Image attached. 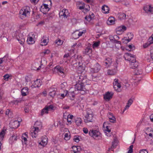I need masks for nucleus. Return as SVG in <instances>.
Returning <instances> with one entry per match:
<instances>
[{
	"mask_svg": "<svg viewBox=\"0 0 153 153\" xmlns=\"http://www.w3.org/2000/svg\"><path fill=\"white\" fill-rule=\"evenodd\" d=\"M83 132L85 134H87L88 132V129L85 128H84L83 129Z\"/></svg>",
	"mask_w": 153,
	"mask_h": 153,
	"instance_id": "nucleus-53",
	"label": "nucleus"
},
{
	"mask_svg": "<svg viewBox=\"0 0 153 153\" xmlns=\"http://www.w3.org/2000/svg\"><path fill=\"white\" fill-rule=\"evenodd\" d=\"M11 114V112L10 111V110L9 109H7L5 111V114L6 115L9 116V114Z\"/></svg>",
	"mask_w": 153,
	"mask_h": 153,
	"instance_id": "nucleus-49",
	"label": "nucleus"
},
{
	"mask_svg": "<svg viewBox=\"0 0 153 153\" xmlns=\"http://www.w3.org/2000/svg\"><path fill=\"white\" fill-rule=\"evenodd\" d=\"M102 12L105 13H108L109 11L108 7L106 5H104L102 6Z\"/></svg>",
	"mask_w": 153,
	"mask_h": 153,
	"instance_id": "nucleus-28",
	"label": "nucleus"
},
{
	"mask_svg": "<svg viewBox=\"0 0 153 153\" xmlns=\"http://www.w3.org/2000/svg\"><path fill=\"white\" fill-rule=\"evenodd\" d=\"M113 94L111 93H110L109 92H107L104 95V98L105 100H109L112 97Z\"/></svg>",
	"mask_w": 153,
	"mask_h": 153,
	"instance_id": "nucleus-21",
	"label": "nucleus"
},
{
	"mask_svg": "<svg viewBox=\"0 0 153 153\" xmlns=\"http://www.w3.org/2000/svg\"><path fill=\"white\" fill-rule=\"evenodd\" d=\"M75 123L76 125L78 126H80L82 123V119L80 118H77L75 120Z\"/></svg>",
	"mask_w": 153,
	"mask_h": 153,
	"instance_id": "nucleus-30",
	"label": "nucleus"
},
{
	"mask_svg": "<svg viewBox=\"0 0 153 153\" xmlns=\"http://www.w3.org/2000/svg\"><path fill=\"white\" fill-rule=\"evenodd\" d=\"M11 138L12 140L14 139L15 140H16L17 139V137L15 135L12 136Z\"/></svg>",
	"mask_w": 153,
	"mask_h": 153,
	"instance_id": "nucleus-58",
	"label": "nucleus"
},
{
	"mask_svg": "<svg viewBox=\"0 0 153 153\" xmlns=\"http://www.w3.org/2000/svg\"><path fill=\"white\" fill-rule=\"evenodd\" d=\"M118 141L117 138H114V141L112 142V146L110 148H109V150H111L112 151L113 150V149L114 148L116 147V146L117 145Z\"/></svg>",
	"mask_w": 153,
	"mask_h": 153,
	"instance_id": "nucleus-19",
	"label": "nucleus"
},
{
	"mask_svg": "<svg viewBox=\"0 0 153 153\" xmlns=\"http://www.w3.org/2000/svg\"><path fill=\"white\" fill-rule=\"evenodd\" d=\"M50 51L48 50H45V51L44 52V53L45 54H48L50 53Z\"/></svg>",
	"mask_w": 153,
	"mask_h": 153,
	"instance_id": "nucleus-56",
	"label": "nucleus"
},
{
	"mask_svg": "<svg viewBox=\"0 0 153 153\" xmlns=\"http://www.w3.org/2000/svg\"><path fill=\"white\" fill-rule=\"evenodd\" d=\"M89 135L95 139L100 135V133L99 131L96 130H90L89 132Z\"/></svg>",
	"mask_w": 153,
	"mask_h": 153,
	"instance_id": "nucleus-7",
	"label": "nucleus"
},
{
	"mask_svg": "<svg viewBox=\"0 0 153 153\" xmlns=\"http://www.w3.org/2000/svg\"><path fill=\"white\" fill-rule=\"evenodd\" d=\"M46 37H45V36H43V38L42 39L41 41V42H42L44 43V45H47V43L48 42H47V40L46 39H45V38H46ZM41 45L42 46L43 45L41 44Z\"/></svg>",
	"mask_w": 153,
	"mask_h": 153,
	"instance_id": "nucleus-40",
	"label": "nucleus"
},
{
	"mask_svg": "<svg viewBox=\"0 0 153 153\" xmlns=\"http://www.w3.org/2000/svg\"><path fill=\"white\" fill-rule=\"evenodd\" d=\"M133 102V101L131 99H129L128 100V102L127 103V105H126V106L125 107V109H126L127 108H128L132 104Z\"/></svg>",
	"mask_w": 153,
	"mask_h": 153,
	"instance_id": "nucleus-39",
	"label": "nucleus"
},
{
	"mask_svg": "<svg viewBox=\"0 0 153 153\" xmlns=\"http://www.w3.org/2000/svg\"><path fill=\"white\" fill-rule=\"evenodd\" d=\"M28 88L27 87L23 88L22 90L21 93L23 96H26L28 94Z\"/></svg>",
	"mask_w": 153,
	"mask_h": 153,
	"instance_id": "nucleus-23",
	"label": "nucleus"
},
{
	"mask_svg": "<svg viewBox=\"0 0 153 153\" xmlns=\"http://www.w3.org/2000/svg\"><path fill=\"white\" fill-rule=\"evenodd\" d=\"M48 5L47 4H44L43 6L41 7L40 10L44 14H46L49 10V8L48 7Z\"/></svg>",
	"mask_w": 153,
	"mask_h": 153,
	"instance_id": "nucleus-10",
	"label": "nucleus"
},
{
	"mask_svg": "<svg viewBox=\"0 0 153 153\" xmlns=\"http://www.w3.org/2000/svg\"><path fill=\"white\" fill-rule=\"evenodd\" d=\"M73 117V116L72 115H69L68 116L67 118H68V119H69L70 118L71 120L72 119Z\"/></svg>",
	"mask_w": 153,
	"mask_h": 153,
	"instance_id": "nucleus-62",
	"label": "nucleus"
},
{
	"mask_svg": "<svg viewBox=\"0 0 153 153\" xmlns=\"http://www.w3.org/2000/svg\"><path fill=\"white\" fill-rule=\"evenodd\" d=\"M94 17V14L93 13H92L91 14H89L88 16H86L85 17V19L88 22H90L91 20L93 19Z\"/></svg>",
	"mask_w": 153,
	"mask_h": 153,
	"instance_id": "nucleus-24",
	"label": "nucleus"
},
{
	"mask_svg": "<svg viewBox=\"0 0 153 153\" xmlns=\"http://www.w3.org/2000/svg\"><path fill=\"white\" fill-rule=\"evenodd\" d=\"M112 62V59L110 58H108L106 59L105 63V65L107 67H108Z\"/></svg>",
	"mask_w": 153,
	"mask_h": 153,
	"instance_id": "nucleus-31",
	"label": "nucleus"
},
{
	"mask_svg": "<svg viewBox=\"0 0 153 153\" xmlns=\"http://www.w3.org/2000/svg\"><path fill=\"white\" fill-rule=\"evenodd\" d=\"M41 85V80L40 79H37L34 82V83L33 85L34 87H38L40 86Z\"/></svg>",
	"mask_w": 153,
	"mask_h": 153,
	"instance_id": "nucleus-26",
	"label": "nucleus"
},
{
	"mask_svg": "<svg viewBox=\"0 0 153 153\" xmlns=\"http://www.w3.org/2000/svg\"><path fill=\"white\" fill-rule=\"evenodd\" d=\"M109 114L111 116V117H109L110 121L112 123H116V119L114 116H113L112 114L110 113Z\"/></svg>",
	"mask_w": 153,
	"mask_h": 153,
	"instance_id": "nucleus-32",
	"label": "nucleus"
},
{
	"mask_svg": "<svg viewBox=\"0 0 153 153\" xmlns=\"http://www.w3.org/2000/svg\"><path fill=\"white\" fill-rule=\"evenodd\" d=\"M139 153H148V152L146 149H143L140 150Z\"/></svg>",
	"mask_w": 153,
	"mask_h": 153,
	"instance_id": "nucleus-51",
	"label": "nucleus"
},
{
	"mask_svg": "<svg viewBox=\"0 0 153 153\" xmlns=\"http://www.w3.org/2000/svg\"><path fill=\"white\" fill-rule=\"evenodd\" d=\"M126 14L124 13H120L119 14L118 16L120 19H126Z\"/></svg>",
	"mask_w": 153,
	"mask_h": 153,
	"instance_id": "nucleus-37",
	"label": "nucleus"
},
{
	"mask_svg": "<svg viewBox=\"0 0 153 153\" xmlns=\"http://www.w3.org/2000/svg\"><path fill=\"white\" fill-rule=\"evenodd\" d=\"M54 68L56 70L59 75L62 76H64V69L62 67L60 66L59 65L56 66Z\"/></svg>",
	"mask_w": 153,
	"mask_h": 153,
	"instance_id": "nucleus-8",
	"label": "nucleus"
},
{
	"mask_svg": "<svg viewBox=\"0 0 153 153\" xmlns=\"http://www.w3.org/2000/svg\"><path fill=\"white\" fill-rule=\"evenodd\" d=\"M5 134V130L4 129L2 130L0 132V141L3 140Z\"/></svg>",
	"mask_w": 153,
	"mask_h": 153,
	"instance_id": "nucleus-38",
	"label": "nucleus"
},
{
	"mask_svg": "<svg viewBox=\"0 0 153 153\" xmlns=\"http://www.w3.org/2000/svg\"><path fill=\"white\" fill-rule=\"evenodd\" d=\"M100 42H95L94 43L93 45L94 46L97 47L99 45Z\"/></svg>",
	"mask_w": 153,
	"mask_h": 153,
	"instance_id": "nucleus-54",
	"label": "nucleus"
},
{
	"mask_svg": "<svg viewBox=\"0 0 153 153\" xmlns=\"http://www.w3.org/2000/svg\"><path fill=\"white\" fill-rule=\"evenodd\" d=\"M55 43L58 45H61L63 43L62 41L60 39H59L58 40L55 41Z\"/></svg>",
	"mask_w": 153,
	"mask_h": 153,
	"instance_id": "nucleus-44",
	"label": "nucleus"
},
{
	"mask_svg": "<svg viewBox=\"0 0 153 153\" xmlns=\"http://www.w3.org/2000/svg\"><path fill=\"white\" fill-rule=\"evenodd\" d=\"M56 88H54V89L53 90H52L51 89H50V91L49 93V95L51 97H53L56 94Z\"/></svg>",
	"mask_w": 153,
	"mask_h": 153,
	"instance_id": "nucleus-33",
	"label": "nucleus"
},
{
	"mask_svg": "<svg viewBox=\"0 0 153 153\" xmlns=\"http://www.w3.org/2000/svg\"><path fill=\"white\" fill-rule=\"evenodd\" d=\"M72 148L74 152L80 151L81 150L80 147L79 146H74Z\"/></svg>",
	"mask_w": 153,
	"mask_h": 153,
	"instance_id": "nucleus-35",
	"label": "nucleus"
},
{
	"mask_svg": "<svg viewBox=\"0 0 153 153\" xmlns=\"http://www.w3.org/2000/svg\"><path fill=\"white\" fill-rule=\"evenodd\" d=\"M30 13V8L28 6H26L20 10L19 13L20 15L26 17L29 15Z\"/></svg>",
	"mask_w": 153,
	"mask_h": 153,
	"instance_id": "nucleus-6",
	"label": "nucleus"
},
{
	"mask_svg": "<svg viewBox=\"0 0 153 153\" xmlns=\"http://www.w3.org/2000/svg\"><path fill=\"white\" fill-rule=\"evenodd\" d=\"M150 118L151 121L153 122V114H151L150 116Z\"/></svg>",
	"mask_w": 153,
	"mask_h": 153,
	"instance_id": "nucleus-63",
	"label": "nucleus"
},
{
	"mask_svg": "<svg viewBox=\"0 0 153 153\" xmlns=\"http://www.w3.org/2000/svg\"><path fill=\"white\" fill-rule=\"evenodd\" d=\"M93 114L91 110L90 109L87 110L86 114L85 116L84 122L86 123L92 122L93 120Z\"/></svg>",
	"mask_w": 153,
	"mask_h": 153,
	"instance_id": "nucleus-3",
	"label": "nucleus"
},
{
	"mask_svg": "<svg viewBox=\"0 0 153 153\" xmlns=\"http://www.w3.org/2000/svg\"><path fill=\"white\" fill-rule=\"evenodd\" d=\"M143 10L147 13L153 14V7H152L151 5H149L144 7Z\"/></svg>",
	"mask_w": 153,
	"mask_h": 153,
	"instance_id": "nucleus-9",
	"label": "nucleus"
},
{
	"mask_svg": "<svg viewBox=\"0 0 153 153\" xmlns=\"http://www.w3.org/2000/svg\"><path fill=\"white\" fill-rule=\"evenodd\" d=\"M33 40V38L32 37H28V39H27V43L29 44H31L30 42H32Z\"/></svg>",
	"mask_w": 153,
	"mask_h": 153,
	"instance_id": "nucleus-43",
	"label": "nucleus"
},
{
	"mask_svg": "<svg viewBox=\"0 0 153 153\" xmlns=\"http://www.w3.org/2000/svg\"><path fill=\"white\" fill-rule=\"evenodd\" d=\"M6 58V56H4V57L3 58H0V64H1L3 63V62L4 61V59Z\"/></svg>",
	"mask_w": 153,
	"mask_h": 153,
	"instance_id": "nucleus-55",
	"label": "nucleus"
},
{
	"mask_svg": "<svg viewBox=\"0 0 153 153\" xmlns=\"http://www.w3.org/2000/svg\"><path fill=\"white\" fill-rule=\"evenodd\" d=\"M10 125L12 128H16L19 126V122L17 120H15L11 123Z\"/></svg>",
	"mask_w": 153,
	"mask_h": 153,
	"instance_id": "nucleus-20",
	"label": "nucleus"
},
{
	"mask_svg": "<svg viewBox=\"0 0 153 153\" xmlns=\"http://www.w3.org/2000/svg\"><path fill=\"white\" fill-rule=\"evenodd\" d=\"M91 72L92 73L98 72L100 68V65L95 61L92 62L90 65Z\"/></svg>",
	"mask_w": 153,
	"mask_h": 153,
	"instance_id": "nucleus-4",
	"label": "nucleus"
},
{
	"mask_svg": "<svg viewBox=\"0 0 153 153\" xmlns=\"http://www.w3.org/2000/svg\"><path fill=\"white\" fill-rule=\"evenodd\" d=\"M59 15L60 16H63L64 18H67L69 15L68 10L65 9H63L60 12Z\"/></svg>",
	"mask_w": 153,
	"mask_h": 153,
	"instance_id": "nucleus-12",
	"label": "nucleus"
},
{
	"mask_svg": "<svg viewBox=\"0 0 153 153\" xmlns=\"http://www.w3.org/2000/svg\"><path fill=\"white\" fill-rule=\"evenodd\" d=\"M85 31L83 30L82 32H78L76 31L73 33V35L74 37H75L74 39L78 38L79 36H81L82 34L85 33Z\"/></svg>",
	"mask_w": 153,
	"mask_h": 153,
	"instance_id": "nucleus-16",
	"label": "nucleus"
},
{
	"mask_svg": "<svg viewBox=\"0 0 153 153\" xmlns=\"http://www.w3.org/2000/svg\"><path fill=\"white\" fill-rule=\"evenodd\" d=\"M152 43L151 42H147L143 45V47L144 48H146L148 46H149Z\"/></svg>",
	"mask_w": 153,
	"mask_h": 153,
	"instance_id": "nucleus-46",
	"label": "nucleus"
},
{
	"mask_svg": "<svg viewBox=\"0 0 153 153\" xmlns=\"http://www.w3.org/2000/svg\"><path fill=\"white\" fill-rule=\"evenodd\" d=\"M143 72V70L142 69H138L137 70H136L135 74L137 76L139 75L142 74ZM136 77L137 78V79H135L137 81L136 82L139 81L140 80V79H139V76H137Z\"/></svg>",
	"mask_w": 153,
	"mask_h": 153,
	"instance_id": "nucleus-18",
	"label": "nucleus"
},
{
	"mask_svg": "<svg viewBox=\"0 0 153 153\" xmlns=\"http://www.w3.org/2000/svg\"><path fill=\"white\" fill-rule=\"evenodd\" d=\"M53 63L52 62H51L50 63L49 65H48L47 68H51V67L53 65Z\"/></svg>",
	"mask_w": 153,
	"mask_h": 153,
	"instance_id": "nucleus-61",
	"label": "nucleus"
},
{
	"mask_svg": "<svg viewBox=\"0 0 153 153\" xmlns=\"http://www.w3.org/2000/svg\"><path fill=\"white\" fill-rule=\"evenodd\" d=\"M92 52L91 49L89 47H87L84 50V53L86 54H89Z\"/></svg>",
	"mask_w": 153,
	"mask_h": 153,
	"instance_id": "nucleus-34",
	"label": "nucleus"
},
{
	"mask_svg": "<svg viewBox=\"0 0 153 153\" xmlns=\"http://www.w3.org/2000/svg\"><path fill=\"white\" fill-rule=\"evenodd\" d=\"M77 7L80 10L83 9L85 7V5L82 2H78L77 3Z\"/></svg>",
	"mask_w": 153,
	"mask_h": 153,
	"instance_id": "nucleus-27",
	"label": "nucleus"
},
{
	"mask_svg": "<svg viewBox=\"0 0 153 153\" xmlns=\"http://www.w3.org/2000/svg\"><path fill=\"white\" fill-rule=\"evenodd\" d=\"M109 39L112 42H115L117 40H118L119 39V37L117 35H114V36L112 35H109Z\"/></svg>",
	"mask_w": 153,
	"mask_h": 153,
	"instance_id": "nucleus-17",
	"label": "nucleus"
},
{
	"mask_svg": "<svg viewBox=\"0 0 153 153\" xmlns=\"http://www.w3.org/2000/svg\"><path fill=\"white\" fill-rule=\"evenodd\" d=\"M48 108V111L49 110H53L54 108V107L52 105H49V106H46Z\"/></svg>",
	"mask_w": 153,
	"mask_h": 153,
	"instance_id": "nucleus-48",
	"label": "nucleus"
},
{
	"mask_svg": "<svg viewBox=\"0 0 153 153\" xmlns=\"http://www.w3.org/2000/svg\"><path fill=\"white\" fill-rule=\"evenodd\" d=\"M114 88L116 90H118L119 88L121 87V85L120 83L118 82L117 79H115L114 80V82L113 83Z\"/></svg>",
	"mask_w": 153,
	"mask_h": 153,
	"instance_id": "nucleus-14",
	"label": "nucleus"
},
{
	"mask_svg": "<svg viewBox=\"0 0 153 153\" xmlns=\"http://www.w3.org/2000/svg\"><path fill=\"white\" fill-rule=\"evenodd\" d=\"M126 27L124 26H122L117 28L116 29V32L117 34H121L123 32L126 30Z\"/></svg>",
	"mask_w": 153,
	"mask_h": 153,
	"instance_id": "nucleus-11",
	"label": "nucleus"
},
{
	"mask_svg": "<svg viewBox=\"0 0 153 153\" xmlns=\"http://www.w3.org/2000/svg\"><path fill=\"white\" fill-rule=\"evenodd\" d=\"M117 63L114 64V66L115 68L114 69L108 70L107 73L108 75H113L116 73L117 70Z\"/></svg>",
	"mask_w": 153,
	"mask_h": 153,
	"instance_id": "nucleus-13",
	"label": "nucleus"
},
{
	"mask_svg": "<svg viewBox=\"0 0 153 153\" xmlns=\"http://www.w3.org/2000/svg\"><path fill=\"white\" fill-rule=\"evenodd\" d=\"M42 60L41 61V65L39 66V67L38 68L34 66H36V65L35 64L34 65H33V67H32V68H33V69L34 70H39L40 69V68H41V66L42 65Z\"/></svg>",
	"mask_w": 153,
	"mask_h": 153,
	"instance_id": "nucleus-41",
	"label": "nucleus"
},
{
	"mask_svg": "<svg viewBox=\"0 0 153 153\" xmlns=\"http://www.w3.org/2000/svg\"><path fill=\"white\" fill-rule=\"evenodd\" d=\"M10 76L8 74H5L4 76V79L5 81H7L8 79L9 78Z\"/></svg>",
	"mask_w": 153,
	"mask_h": 153,
	"instance_id": "nucleus-47",
	"label": "nucleus"
},
{
	"mask_svg": "<svg viewBox=\"0 0 153 153\" xmlns=\"http://www.w3.org/2000/svg\"><path fill=\"white\" fill-rule=\"evenodd\" d=\"M64 139L66 140H68L69 139V137L68 136V133H66L65 134Z\"/></svg>",
	"mask_w": 153,
	"mask_h": 153,
	"instance_id": "nucleus-50",
	"label": "nucleus"
},
{
	"mask_svg": "<svg viewBox=\"0 0 153 153\" xmlns=\"http://www.w3.org/2000/svg\"><path fill=\"white\" fill-rule=\"evenodd\" d=\"M124 57L126 60L130 62V67L133 69L137 68L138 66V63L136 60L134 56L131 53H126L125 54Z\"/></svg>",
	"mask_w": 153,
	"mask_h": 153,
	"instance_id": "nucleus-1",
	"label": "nucleus"
},
{
	"mask_svg": "<svg viewBox=\"0 0 153 153\" xmlns=\"http://www.w3.org/2000/svg\"><path fill=\"white\" fill-rule=\"evenodd\" d=\"M16 38L21 44H24L25 42V39L22 34H19L18 36H16Z\"/></svg>",
	"mask_w": 153,
	"mask_h": 153,
	"instance_id": "nucleus-15",
	"label": "nucleus"
},
{
	"mask_svg": "<svg viewBox=\"0 0 153 153\" xmlns=\"http://www.w3.org/2000/svg\"><path fill=\"white\" fill-rule=\"evenodd\" d=\"M132 39V38H131L130 39H125V40L126 41L125 43H127L129 42H130L131 40V39Z\"/></svg>",
	"mask_w": 153,
	"mask_h": 153,
	"instance_id": "nucleus-57",
	"label": "nucleus"
},
{
	"mask_svg": "<svg viewBox=\"0 0 153 153\" xmlns=\"http://www.w3.org/2000/svg\"><path fill=\"white\" fill-rule=\"evenodd\" d=\"M85 70V67L82 65H79L78 68V70L80 72H82Z\"/></svg>",
	"mask_w": 153,
	"mask_h": 153,
	"instance_id": "nucleus-42",
	"label": "nucleus"
},
{
	"mask_svg": "<svg viewBox=\"0 0 153 153\" xmlns=\"http://www.w3.org/2000/svg\"><path fill=\"white\" fill-rule=\"evenodd\" d=\"M74 140L76 142H78L79 141V139L78 137H76L74 138Z\"/></svg>",
	"mask_w": 153,
	"mask_h": 153,
	"instance_id": "nucleus-60",
	"label": "nucleus"
},
{
	"mask_svg": "<svg viewBox=\"0 0 153 153\" xmlns=\"http://www.w3.org/2000/svg\"><path fill=\"white\" fill-rule=\"evenodd\" d=\"M29 108L27 107H25V113H28L30 111Z\"/></svg>",
	"mask_w": 153,
	"mask_h": 153,
	"instance_id": "nucleus-52",
	"label": "nucleus"
},
{
	"mask_svg": "<svg viewBox=\"0 0 153 153\" xmlns=\"http://www.w3.org/2000/svg\"><path fill=\"white\" fill-rule=\"evenodd\" d=\"M48 108L47 107L45 106V107L42 110L41 112V115L42 116L45 114H48Z\"/></svg>",
	"mask_w": 153,
	"mask_h": 153,
	"instance_id": "nucleus-36",
	"label": "nucleus"
},
{
	"mask_svg": "<svg viewBox=\"0 0 153 153\" xmlns=\"http://www.w3.org/2000/svg\"><path fill=\"white\" fill-rule=\"evenodd\" d=\"M133 146L132 145H131L129 148V150L128 153H132L133 152Z\"/></svg>",
	"mask_w": 153,
	"mask_h": 153,
	"instance_id": "nucleus-45",
	"label": "nucleus"
},
{
	"mask_svg": "<svg viewBox=\"0 0 153 153\" xmlns=\"http://www.w3.org/2000/svg\"><path fill=\"white\" fill-rule=\"evenodd\" d=\"M84 84L83 83H77L75 85V88L77 89L78 91H80V93L82 95L85 94L86 91H87L86 89L85 88Z\"/></svg>",
	"mask_w": 153,
	"mask_h": 153,
	"instance_id": "nucleus-5",
	"label": "nucleus"
},
{
	"mask_svg": "<svg viewBox=\"0 0 153 153\" xmlns=\"http://www.w3.org/2000/svg\"><path fill=\"white\" fill-rule=\"evenodd\" d=\"M108 25H112L115 23L114 18L113 17H109L107 22Z\"/></svg>",
	"mask_w": 153,
	"mask_h": 153,
	"instance_id": "nucleus-22",
	"label": "nucleus"
},
{
	"mask_svg": "<svg viewBox=\"0 0 153 153\" xmlns=\"http://www.w3.org/2000/svg\"><path fill=\"white\" fill-rule=\"evenodd\" d=\"M87 78L85 76L84 77L83 76H79V79L78 80V81L80 83H83L84 84Z\"/></svg>",
	"mask_w": 153,
	"mask_h": 153,
	"instance_id": "nucleus-29",
	"label": "nucleus"
},
{
	"mask_svg": "<svg viewBox=\"0 0 153 153\" xmlns=\"http://www.w3.org/2000/svg\"><path fill=\"white\" fill-rule=\"evenodd\" d=\"M42 127V123L38 121H36L34 124L33 129L34 128L33 131H31L30 133V134L33 137H36L37 135V133L39 131V129L41 128Z\"/></svg>",
	"mask_w": 153,
	"mask_h": 153,
	"instance_id": "nucleus-2",
	"label": "nucleus"
},
{
	"mask_svg": "<svg viewBox=\"0 0 153 153\" xmlns=\"http://www.w3.org/2000/svg\"><path fill=\"white\" fill-rule=\"evenodd\" d=\"M108 124V122H105L103 124V127L105 131L110 132L111 131V130L109 129L108 126L107 125Z\"/></svg>",
	"mask_w": 153,
	"mask_h": 153,
	"instance_id": "nucleus-25",
	"label": "nucleus"
},
{
	"mask_svg": "<svg viewBox=\"0 0 153 153\" xmlns=\"http://www.w3.org/2000/svg\"><path fill=\"white\" fill-rule=\"evenodd\" d=\"M69 56V54L68 53H67V54H65L64 56V58H67Z\"/></svg>",
	"mask_w": 153,
	"mask_h": 153,
	"instance_id": "nucleus-64",
	"label": "nucleus"
},
{
	"mask_svg": "<svg viewBox=\"0 0 153 153\" xmlns=\"http://www.w3.org/2000/svg\"><path fill=\"white\" fill-rule=\"evenodd\" d=\"M22 138L24 142H25L27 140V137H25L24 136H22Z\"/></svg>",
	"mask_w": 153,
	"mask_h": 153,
	"instance_id": "nucleus-59",
	"label": "nucleus"
}]
</instances>
